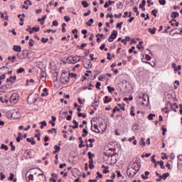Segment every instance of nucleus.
<instances>
[{
	"label": "nucleus",
	"mask_w": 182,
	"mask_h": 182,
	"mask_svg": "<svg viewBox=\"0 0 182 182\" xmlns=\"http://www.w3.org/2000/svg\"><path fill=\"white\" fill-rule=\"evenodd\" d=\"M82 132H83V134H82V137H86V136H87V134H89V132H87V129H83Z\"/></svg>",
	"instance_id": "nucleus-23"
},
{
	"label": "nucleus",
	"mask_w": 182,
	"mask_h": 182,
	"mask_svg": "<svg viewBox=\"0 0 182 182\" xmlns=\"http://www.w3.org/2000/svg\"><path fill=\"white\" fill-rule=\"evenodd\" d=\"M105 48H106V44L103 43L102 44V46L100 47V49L101 50H103V49H105Z\"/></svg>",
	"instance_id": "nucleus-59"
},
{
	"label": "nucleus",
	"mask_w": 182,
	"mask_h": 182,
	"mask_svg": "<svg viewBox=\"0 0 182 182\" xmlns=\"http://www.w3.org/2000/svg\"><path fill=\"white\" fill-rule=\"evenodd\" d=\"M41 126H40V127L41 128V129H43V126H47V123H46V121H43V122H41Z\"/></svg>",
	"instance_id": "nucleus-37"
},
{
	"label": "nucleus",
	"mask_w": 182,
	"mask_h": 182,
	"mask_svg": "<svg viewBox=\"0 0 182 182\" xmlns=\"http://www.w3.org/2000/svg\"><path fill=\"white\" fill-rule=\"evenodd\" d=\"M13 49L15 50V52H22V48H21L19 46H14Z\"/></svg>",
	"instance_id": "nucleus-12"
},
{
	"label": "nucleus",
	"mask_w": 182,
	"mask_h": 182,
	"mask_svg": "<svg viewBox=\"0 0 182 182\" xmlns=\"http://www.w3.org/2000/svg\"><path fill=\"white\" fill-rule=\"evenodd\" d=\"M0 149L1 150H5V151H8V146L4 144H1V146H0Z\"/></svg>",
	"instance_id": "nucleus-20"
},
{
	"label": "nucleus",
	"mask_w": 182,
	"mask_h": 182,
	"mask_svg": "<svg viewBox=\"0 0 182 182\" xmlns=\"http://www.w3.org/2000/svg\"><path fill=\"white\" fill-rule=\"evenodd\" d=\"M136 49V47L132 46L131 49L129 50V53H132V52Z\"/></svg>",
	"instance_id": "nucleus-55"
},
{
	"label": "nucleus",
	"mask_w": 182,
	"mask_h": 182,
	"mask_svg": "<svg viewBox=\"0 0 182 182\" xmlns=\"http://www.w3.org/2000/svg\"><path fill=\"white\" fill-rule=\"evenodd\" d=\"M61 82L63 83H68L69 82V75L66 73H63L61 74Z\"/></svg>",
	"instance_id": "nucleus-6"
},
{
	"label": "nucleus",
	"mask_w": 182,
	"mask_h": 182,
	"mask_svg": "<svg viewBox=\"0 0 182 182\" xmlns=\"http://www.w3.org/2000/svg\"><path fill=\"white\" fill-rule=\"evenodd\" d=\"M134 11L135 12V14H136V16H139V10L137 9V7H134Z\"/></svg>",
	"instance_id": "nucleus-47"
},
{
	"label": "nucleus",
	"mask_w": 182,
	"mask_h": 182,
	"mask_svg": "<svg viewBox=\"0 0 182 182\" xmlns=\"http://www.w3.org/2000/svg\"><path fill=\"white\" fill-rule=\"evenodd\" d=\"M117 9H122V8H123V4H122V1H119L117 4Z\"/></svg>",
	"instance_id": "nucleus-26"
},
{
	"label": "nucleus",
	"mask_w": 182,
	"mask_h": 182,
	"mask_svg": "<svg viewBox=\"0 0 182 182\" xmlns=\"http://www.w3.org/2000/svg\"><path fill=\"white\" fill-rule=\"evenodd\" d=\"M45 19H46V15H44L41 18H38V21L41 22V25H43L45 23Z\"/></svg>",
	"instance_id": "nucleus-15"
},
{
	"label": "nucleus",
	"mask_w": 182,
	"mask_h": 182,
	"mask_svg": "<svg viewBox=\"0 0 182 182\" xmlns=\"http://www.w3.org/2000/svg\"><path fill=\"white\" fill-rule=\"evenodd\" d=\"M100 86H102V83H100V82H97V83L95 85L96 89H98V90H100Z\"/></svg>",
	"instance_id": "nucleus-34"
},
{
	"label": "nucleus",
	"mask_w": 182,
	"mask_h": 182,
	"mask_svg": "<svg viewBox=\"0 0 182 182\" xmlns=\"http://www.w3.org/2000/svg\"><path fill=\"white\" fill-rule=\"evenodd\" d=\"M116 112H120V109H119L117 107L114 108L112 113H116Z\"/></svg>",
	"instance_id": "nucleus-46"
},
{
	"label": "nucleus",
	"mask_w": 182,
	"mask_h": 182,
	"mask_svg": "<svg viewBox=\"0 0 182 182\" xmlns=\"http://www.w3.org/2000/svg\"><path fill=\"white\" fill-rule=\"evenodd\" d=\"M77 62H80V56H69L67 59H66V63H77Z\"/></svg>",
	"instance_id": "nucleus-1"
},
{
	"label": "nucleus",
	"mask_w": 182,
	"mask_h": 182,
	"mask_svg": "<svg viewBox=\"0 0 182 182\" xmlns=\"http://www.w3.org/2000/svg\"><path fill=\"white\" fill-rule=\"evenodd\" d=\"M170 176V173H163L162 176H161V178H162L163 180H166V178H167V177H168Z\"/></svg>",
	"instance_id": "nucleus-24"
},
{
	"label": "nucleus",
	"mask_w": 182,
	"mask_h": 182,
	"mask_svg": "<svg viewBox=\"0 0 182 182\" xmlns=\"http://www.w3.org/2000/svg\"><path fill=\"white\" fill-rule=\"evenodd\" d=\"M64 19H65V22H69L70 21V17H69L68 16H65Z\"/></svg>",
	"instance_id": "nucleus-44"
},
{
	"label": "nucleus",
	"mask_w": 182,
	"mask_h": 182,
	"mask_svg": "<svg viewBox=\"0 0 182 182\" xmlns=\"http://www.w3.org/2000/svg\"><path fill=\"white\" fill-rule=\"evenodd\" d=\"M34 42H35V41H33V39H30V40H29L28 45H29V46H30V48H32V47L33 46Z\"/></svg>",
	"instance_id": "nucleus-31"
},
{
	"label": "nucleus",
	"mask_w": 182,
	"mask_h": 182,
	"mask_svg": "<svg viewBox=\"0 0 182 182\" xmlns=\"http://www.w3.org/2000/svg\"><path fill=\"white\" fill-rule=\"evenodd\" d=\"M43 92L41 93V96H43V97L48 96V95H49V93H48V90H47V88H44V89L43 90Z\"/></svg>",
	"instance_id": "nucleus-17"
},
{
	"label": "nucleus",
	"mask_w": 182,
	"mask_h": 182,
	"mask_svg": "<svg viewBox=\"0 0 182 182\" xmlns=\"http://www.w3.org/2000/svg\"><path fill=\"white\" fill-rule=\"evenodd\" d=\"M171 16V18H178L179 16L178 12L177 11L172 12Z\"/></svg>",
	"instance_id": "nucleus-16"
},
{
	"label": "nucleus",
	"mask_w": 182,
	"mask_h": 182,
	"mask_svg": "<svg viewBox=\"0 0 182 182\" xmlns=\"http://www.w3.org/2000/svg\"><path fill=\"white\" fill-rule=\"evenodd\" d=\"M122 25H123V22L118 23L117 24V28H119V29H122Z\"/></svg>",
	"instance_id": "nucleus-51"
},
{
	"label": "nucleus",
	"mask_w": 182,
	"mask_h": 182,
	"mask_svg": "<svg viewBox=\"0 0 182 182\" xmlns=\"http://www.w3.org/2000/svg\"><path fill=\"white\" fill-rule=\"evenodd\" d=\"M19 102V94L16 92H14L11 94V96L10 97V103H12L13 105H16Z\"/></svg>",
	"instance_id": "nucleus-3"
},
{
	"label": "nucleus",
	"mask_w": 182,
	"mask_h": 182,
	"mask_svg": "<svg viewBox=\"0 0 182 182\" xmlns=\"http://www.w3.org/2000/svg\"><path fill=\"white\" fill-rule=\"evenodd\" d=\"M146 6V0H143L141 4L139 5V8H144Z\"/></svg>",
	"instance_id": "nucleus-35"
},
{
	"label": "nucleus",
	"mask_w": 182,
	"mask_h": 182,
	"mask_svg": "<svg viewBox=\"0 0 182 182\" xmlns=\"http://www.w3.org/2000/svg\"><path fill=\"white\" fill-rule=\"evenodd\" d=\"M181 70V65H178L177 67H176L175 68H174V70L176 71V72H177V70Z\"/></svg>",
	"instance_id": "nucleus-52"
},
{
	"label": "nucleus",
	"mask_w": 182,
	"mask_h": 182,
	"mask_svg": "<svg viewBox=\"0 0 182 182\" xmlns=\"http://www.w3.org/2000/svg\"><path fill=\"white\" fill-rule=\"evenodd\" d=\"M107 90L109 93H112V92H114V88L112 87L111 86H108Z\"/></svg>",
	"instance_id": "nucleus-36"
},
{
	"label": "nucleus",
	"mask_w": 182,
	"mask_h": 182,
	"mask_svg": "<svg viewBox=\"0 0 182 182\" xmlns=\"http://www.w3.org/2000/svg\"><path fill=\"white\" fill-rule=\"evenodd\" d=\"M91 130L94 132L95 133H100V130L97 127V124H94V129H93V126L91 127Z\"/></svg>",
	"instance_id": "nucleus-9"
},
{
	"label": "nucleus",
	"mask_w": 182,
	"mask_h": 182,
	"mask_svg": "<svg viewBox=\"0 0 182 182\" xmlns=\"http://www.w3.org/2000/svg\"><path fill=\"white\" fill-rule=\"evenodd\" d=\"M54 149H55V151H58L59 153V151L60 150V146H58V145H55L54 146Z\"/></svg>",
	"instance_id": "nucleus-43"
},
{
	"label": "nucleus",
	"mask_w": 182,
	"mask_h": 182,
	"mask_svg": "<svg viewBox=\"0 0 182 182\" xmlns=\"http://www.w3.org/2000/svg\"><path fill=\"white\" fill-rule=\"evenodd\" d=\"M156 31H157V28L156 27H154L153 28H148V32H149L151 35H154V33H156Z\"/></svg>",
	"instance_id": "nucleus-11"
},
{
	"label": "nucleus",
	"mask_w": 182,
	"mask_h": 182,
	"mask_svg": "<svg viewBox=\"0 0 182 182\" xmlns=\"http://www.w3.org/2000/svg\"><path fill=\"white\" fill-rule=\"evenodd\" d=\"M157 163L161 166V168H164V162L163 161H158Z\"/></svg>",
	"instance_id": "nucleus-33"
},
{
	"label": "nucleus",
	"mask_w": 182,
	"mask_h": 182,
	"mask_svg": "<svg viewBox=\"0 0 182 182\" xmlns=\"http://www.w3.org/2000/svg\"><path fill=\"white\" fill-rule=\"evenodd\" d=\"M85 171H87V170H89V166H88L87 163L85 164Z\"/></svg>",
	"instance_id": "nucleus-61"
},
{
	"label": "nucleus",
	"mask_w": 182,
	"mask_h": 182,
	"mask_svg": "<svg viewBox=\"0 0 182 182\" xmlns=\"http://www.w3.org/2000/svg\"><path fill=\"white\" fill-rule=\"evenodd\" d=\"M115 173H117V177H122V173L119 171H116Z\"/></svg>",
	"instance_id": "nucleus-60"
},
{
	"label": "nucleus",
	"mask_w": 182,
	"mask_h": 182,
	"mask_svg": "<svg viewBox=\"0 0 182 182\" xmlns=\"http://www.w3.org/2000/svg\"><path fill=\"white\" fill-rule=\"evenodd\" d=\"M109 102H112V98L109 99V96H105V100H104V102L109 103Z\"/></svg>",
	"instance_id": "nucleus-28"
},
{
	"label": "nucleus",
	"mask_w": 182,
	"mask_h": 182,
	"mask_svg": "<svg viewBox=\"0 0 182 182\" xmlns=\"http://www.w3.org/2000/svg\"><path fill=\"white\" fill-rule=\"evenodd\" d=\"M78 117H82L83 119L86 118V114H83L82 112H80L77 114Z\"/></svg>",
	"instance_id": "nucleus-30"
},
{
	"label": "nucleus",
	"mask_w": 182,
	"mask_h": 182,
	"mask_svg": "<svg viewBox=\"0 0 182 182\" xmlns=\"http://www.w3.org/2000/svg\"><path fill=\"white\" fill-rule=\"evenodd\" d=\"M159 3L161 5H166V0H159Z\"/></svg>",
	"instance_id": "nucleus-42"
},
{
	"label": "nucleus",
	"mask_w": 182,
	"mask_h": 182,
	"mask_svg": "<svg viewBox=\"0 0 182 182\" xmlns=\"http://www.w3.org/2000/svg\"><path fill=\"white\" fill-rule=\"evenodd\" d=\"M21 139H22V132L18 134V137L16 138L17 143L21 142Z\"/></svg>",
	"instance_id": "nucleus-19"
},
{
	"label": "nucleus",
	"mask_w": 182,
	"mask_h": 182,
	"mask_svg": "<svg viewBox=\"0 0 182 182\" xmlns=\"http://www.w3.org/2000/svg\"><path fill=\"white\" fill-rule=\"evenodd\" d=\"M41 80H43V82L46 81V73L42 72L41 74Z\"/></svg>",
	"instance_id": "nucleus-13"
},
{
	"label": "nucleus",
	"mask_w": 182,
	"mask_h": 182,
	"mask_svg": "<svg viewBox=\"0 0 182 182\" xmlns=\"http://www.w3.org/2000/svg\"><path fill=\"white\" fill-rule=\"evenodd\" d=\"M117 38V31L114 30L108 38V42H113Z\"/></svg>",
	"instance_id": "nucleus-7"
},
{
	"label": "nucleus",
	"mask_w": 182,
	"mask_h": 182,
	"mask_svg": "<svg viewBox=\"0 0 182 182\" xmlns=\"http://www.w3.org/2000/svg\"><path fill=\"white\" fill-rule=\"evenodd\" d=\"M14 177H15V175L13 173H10V176L9 178V180H10L11 181H12V180H14Z\"/></svg>",
	"instance_id": "nucleus-41"
},
{
	"label": "nucleus",
	"mask_w": 182,
	"mask_h": 182,
	"mask_svg": "<svg viewBox=\"0 0 182 182\" xmlns=\"http://www.w3.org/2000/svg\"><path fill=\"white\" fill-rule=\"evenodd\" d=\"M32 29L33 32H39V30L41 29V28H39V26H37V27H33Z\"/></svg>",
	"instance_id": "nucleus-39"
},
{
	"label": "nucleus",
	"mask_w": 182,
	"mask_h": 182,
	"mask_svg": "<svg viewBox=\"0 0 182 182\" xmlns=\"http://www.w3.org/2000/svg\"><path fill=\"white\" fill-rule=\"evenodd\" d=\"M151 15L156 18L157 16V9H154L151 11Z\"/></svg>",
	"instance_id": "nucleus-32"
},
{
	"label": "nucleus",
	"mask_w": 182,
	"mask_h": 182,
	"mask_svg": "<svg viewBox=\"0 0 182 182\" xmlns=\"http://www.w3.org/2000/svg\"><path fill=\"white\" fill-rule=\"evenodd\" d=\"M48 41H49V38H41L42 43H46V42H48Z\"/></svg>",
	"instance_id": "nucleus-40"
},
{
	"label": "nucleus",
	"mask_w": 182,
	"mask_h": 182,
	"mask_svg": "<svg viewBox=\"0 0 182 182\" xmlns=\"http://www.w3.org/2000/svg\"><path fill=\"white\" fill-rule=\"evenodd\" d=\"M11 118L14 119H19V117H21V113H19V110L18 109L11 110Z\"/></svg>",
	"instance_id": "nucleus-5"
},
{
	"label": "nucleus",
	"mask_w": 182,
	"mask_h": 182,
	"mask_svg": "<svg viewBox=\"0 0 182 182\" xmlns=\"http://www.w3.org/2000/svg\"><path fill=\"white\" fill-rule=\"evenodd\" d=\"M153 117H156V114H149L148 116V119L149 120H153Z\"/></svg>",
	"instance_id": "nucleus-29"
},
{
	"label": "nucleus",
	"mask_w": 182,
	"mask_h": 182,
	"mask_svg": "<svg viewBox=\"0 0 182 182\" xmlns=\"http://www.w3.org/2000/svg\"><path fill=\"white\" fill-rule=\"evenodd\" d=\"M73 123L74 125H70V127H73V129H77L79 127V122L76 120L73 119Z\"/></svg>",
	"instance_id": "nucleus-10"
},
{
	"label": "nucleus",
	"mask_w": 182,
	"mask_h": 182,
	"mask_svg": "<svg viewBox=\"0 0 182 182\" xmlns=\"http://www.w3.org/2000/svg\"><path fill=\"white\" fill-rule=\"evenodd\" d=\"M6 77V75L5 74L0 75V81L2 80L3 79H5Z\"/></svg>",
	"instance_id": "nucleus-57"
},
{
	"label": "nucleus",
	"mask_w": 182,
	"mask_h": 182,
	"mask_svg": "<svg viewBox=\"0 0 182 182\" xmlns=\"http://www.w3.org/2000/svg\"><path fill=\"white\" fill-rule=\"evenodd\" d=\"M139 172V169L136 168V166L134 168H128L127 173L129 177H133L137 174Z\"/></svg>",
	"instance_id": "nucleus-4"
},
{
	"label": "nucleus",
	"mask_w": 182,
	"mask_h": 182,
	"mask_svg": "<svg viewBox=\"0 0 182 182\" xmlns=\"http://www.w3.org/2000/svg\"><path fill=\"white\" fill-rule=\"evenodd\" d=\"M89 168H90V170H93V168H95V165H93V164H90Z\"/></svg>",
	"instance_id": "nucleus-58"
},
{
	"label": "nucleus",
	"mask_w": 182,
	"mask_h": 182,
	"mask_svg": "<svg viewBox=\"0 0 182 182\" xmlns=\"http://www.w3.org/2000/svg\"><path fill=\"white\" fill-rule=\"evenodd\" d=\"M95 56L94 54H90V60H96L97 58H93Z\"/></svg>",
	"instance_id": "nucleus-49"
},
{
	"label": "nucleus",
	"mask_w": 182,
	"mask_h": 182,
	"mask_svg": "<svg viewBox=\"0 0 182 182\" xmlns=\"http://www.w3.org/2000/svg\"><path fill=\"white\" fill-rule=\"evenodd\" d=\"M38 99H39V97L37 94H31L28 97L27 102L29 105H32L33 103H36Z\"/></svg>",
	"instance_id": "nucleus-2"
},
{
	"label": "nucleus",
	"mask_w": 182,
	"mask_h": 182,
	"mask_svg": "<svg viewBox=\"0 0 182 182\" xmlns=\"http://www.w3.org/2000/svg\"><path fill=\"white\" fill-rule=\"evenodd\" d=\"M28 180H33V175L30 174L28 177Z\"/></svg>",
	"instance_id": "nucleus-63"
},
{
	"label": "nucleus",
	"mask_w": 182,
	"mask_h": 182,
	"mask_svg": "<svg viewBox=\"0 0 182 182\" xmlns=\"http://www.w3.org/2000/svg\"><path fill=\"white\" fill-rule=\"evenodd\" d=\"M50 32H52V33H56V30H52V29L47 30L48 33H50Z\"/></svg>",
	"instance_id": "nucleus-45"
},
{
	"label": "nucleus",
	"mask_w": 182,
	"mask_h": 182,
	"mask_svg": "<svg viewBox=\"0 0 182 182\" xmlns=\"http://www.w3.org/2000/svg\"><path fill=\"white\" fill-rule=\"evenodd\" d=\"M81 4L82 5L83 8H87V6H89V3H87V1H82Z\"/></svg>",
	"instance_id": "nucleus-21"
},
{
	"label": "nucleus",
	"mask_w": 182,
	"mask_h": 182,
	"mask_svg": "<svg viewBox=\"0 0 182 182\" xmlns=\"http://www.w3.org/2000/svg\"><path fill=\"white\" fill-rule=\"evenodd\" d=\"M145 139L141 137V141L139 142V145L142 146L143 147H144V146H146V142L144 141Z\"/></svg>",
	"instance_id": "nucleus-18"
},
{
	"label": "nucleus",
	"mask_w": 182,
	"mask_h": 182,
	"mask_svg": "<svg viewBox=\"0 0 182 182\" xmlns=\"http://www.w3.org/2000/svg\"><path fill=\"white\" fill-rule=\"evenodd\" d=\"M72 33H73V34H77V28H75V29H74V30H73L72 31Z\"/></svg>",
	"instance_id": "nucleus-64"
},
{
	"label": "nucleus",
	"mask_w": 182,
	"mask_h": 182,
	"mask_svg": "<svg viewBox=\"0 0 182 182\" xmlns=\"http://www.w3.org/2000/svg\"><path fill=\"white\" fill-rule=\"evenodd\" d=\"M48 132L52 134H53V132H55V134L58 133V132L56 131V129L55 128H53L51 130H48Z\"/></svg>",
	"instance_id": "nucleus-48"
},
{
	"label": "nucleus",
	"mask_w": 182,
	"mask_h": 182,
	"mask_svg": "<svg viewBox=\"0 0 182 182\" xmlns=\"http://www.w3.org/2000/svg\"><path fill=\"white\" fill-rule=\"evenodd\" d=\"M84 68L85 69H90L92 68V61L87 60V63H84Z\"/></svg>",
	"instance_id": "nucleus-8"
},
{
	"label": "nucleus",
	"mask_w": 182,
	"mask_h": 182,
	"mask_svg": "<svg viewBox=\"0 0 182 182\" xmlns=\"http://www.w3.org/2000/svg\"><path fill=\"white\" fill-rule=\"evenodd\" d=\"M154 157H155L154 155H153L151 156V161H152V163H158L157 161H156V159H154Z\"/></svg>",
	"instance_id": "nucleus-54"
},
{
	"label": "nucleus",
	"mask_w": 182,
	"mask_h": 182,
	"mask_svg": "<svg viewBox=\"0 0 182 182\" xmlns=\"http://www.w3.org/2000/svg\"><path fill=\"white\" fill-rule=\"evenodd\" d=\"M114 16L116 18H122V13H119V14H114Z\"/></svg>",
	"instance_id": "nucleus-62"
},
{
	"label": "nucleus",
	"mask_w": 182,
	"mask_h": 182,
	"mask_svg": "<svg viewBox=\"0 0 182 182\" xmlns=\"http://www.w3.org/2000/svg\"><path fill=\"white\" fill-rule=\"evenodd\" d=\"M10 147H11V151H15L16 146L14 145L13 141L10 142Z\"/></svg>",
	"instance_id": "nucleus-25"
},
{
	"label": "nucleus",
	"mask_w": 182,
	"mask_h": 182,
	"mask_svg": "<svg viewBox=\"0 0 182 182\" xmlns=\"http://www.w3.org/2000/svg\"><path fill=\"white\" fill-rule=\"evenodd\" d=\"M95 22L93 18H90L88 22H86L87 26H92V24Z\"/></svg>",
	"instance_id": "nucleus-22"
},
{
	"label": "nucleus",
	"mask_w": 182,
	"mask_h": 182,
	"mask_svg": "<svg viewBox=\"0 0 182 182\" xmlns=\"http://www.w3.org/2000/svg\"><path fill=\"white\" fill-rule=\"evenodd\" d=\"M26 141H28V143H31V144H32L33 146L36 144V141H35V140H33V138H32V139L27 138Z\"/></svg>",
	"instance_id": "nucleus-14"
},
{
	"label": "nucleus",
	"mask_w": 182,
	"mask_h": 182,
	"mask_svg": "<svg viewBox=\"0 0 182 182\" xmlns=\"http://www.w3.org/2000/svg\"><path fill=\"white\" fill-rule=\"evenodd\" d=\"M87 156H88V158L90 159V160L92 159L93 157H95V154H92V152H90V151H89L87 153Z\"/></svg>",
	"instance_id": "nucleus-27"
},
{
	"label": "nucleus",
	"mask_w": 182,
	"mask_h": 182,
	"mask_svg": "<svg viewBox=\"0 0 182 182\" xmlns=\"http://www.w3.org/2000/svg\"><path fill=\"white\" fill-rule=\"evenodd\" d=\"M112 54H110V53H107V59H108V60H112Z\"/></svg>",
	"instance_id": "nucleus-53"
},
{
	"label": "nucleus",
	"mask_w": 182,
	"mask_h": 182,
	"mask_svg": "<svg viewBox=\"0 0 182 182\" xmlns=\"http://www.w3.org/2000/svg\"><path fill=\"white\" fill-rule=\"evenodd\" d=\"M162 131H163L162 135H163V136H166V132H167V128L163 127V128H162Z\"/></svg>",
	"instance_id": "nucleus-50"
},
{
	"label": "nucleus",
	"mask_w": 182,
	"mask_h": 182,
	"mask_svg": "<svg viewBox=\"0 0 182 182\" xmlns=\"http://www.w3.org/2000/svg\"><path fill=\"white\" fill-rule=\"evenodd\" d=\"M23 72H25V68H20L17 70V73H22Z\"/></svg>",
	"instance_id": "nucleus-38"
},
{
	"label": "nucleus",
	"mask_w": 182,
	"mask_h": 182,
	"mask_svg": "<svg viewBox=\"0 0 182 182\" xmlns=\"http://www.w3.org/2000/svg\"><path fill=\"white\" fill-rule=\"evenodd\" d=\"M58 25H59V23H58V21H53V26H58Z\"/></svg>",
	"instance_id": "nucleus-56"
}]
</instances>
